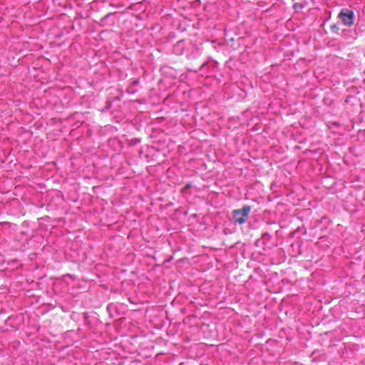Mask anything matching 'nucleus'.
<instances>
[{
  "label": "nucleus",
  "instance_id": "obj_3",
  "mask_svg": "<svg viewBox=\"0 0 365 365\" xmlns=\"http://www.w3.org/2000/svg\"><path fill=\"white\" fill-rule=\"evenodd\" d=\"M264 242H267V245H269V242L270 241L271 238H272V236L268 232H264L262 235V237H261Z\"/></svg>",
  "mask_w": 365,
  "mask_h": 365
},
{
  "label": "nucleus",
  "instance_id": "obj_7",
  "mask_svg": "<svg viewBox=\"0 0 365 365\" xmlns=\"http://www.w3.org/2000/svg\"><path fill=\"white\" fill-rule=\"evenodd\" d=\"M334 125H336V126H338L339 125V123H336V122H334Z\"/></svg>",
  "mask_w": 365,
  "mask_h": 365
},
{
  "label": "nucleus",
  "instance_id": "obj_2",
  "mask_svg": "<svg viewBox=\"0 0 365 365\" xmlns=\"http://www.w3.org/2000/svg\"><path fill=\"white\" fill-rule=\"evenodd\" d=\"M338 17L341 20L343 24L346 26H351L354 24V14L353 11L348 9H344L339 14Z\"/></svg>",
  "mask_w": 365,
  "mask_h": 365
},
{
  "label": "nucleus",
  "instance_id": "obj_8",
  "mask_svg": "<svg viewBox=\"0 0 365 365\" xmlns=\"http://www.w3.org/2000/svg\"><path fill=\"white\" fill-rule=\"evenodd\" d=\"M364 73H365V71H364Z\"/></svg>",
  "mask_w": 365,
  "mask_h": 365
},
{
  "label": "nucleus",
  "instance_id": "obj_1",
  "mask_svg": "<svg viewBox=\"0 0 365 365\" xmlns=\"http://www.w3.org/2000/svg\"><path fill=\"white\" fill-rule=\"evenodd\" d=\"M251 212V206L245 205L240 209H236L232 210V216L233 222L235 225H243L245 224L249 217Z\"/></svg>",
  "mask_w": 365,
  "mask_h": 365
},
{
  "label": "nucleus",
  "instance_id": "obj_5",
  "mask_svg": "<svg viewBox=\"0 0 365 365\" xmlns=\"http://www.w3.org/2000/svg\"><path fill=\"white\" fill-rule=\"evenodd\" d=\"M191 187H192V184H191V183H187V184L185 185V187H184V188H183V190H184V191H186V190H187L188 189H190V188H191Z\"/></svg>",
  "mask_w": 365,
  "mask_h": 365
},
{
  "label": "nucleus",
  "instance_id": "obj_6",
  "mask_svg": "<svg viewBox=\"0 0 365 365\" xmlns=\"http://www.w3.org/2000/svg\"><path fill=\"white\" fill-rule=\"evenodd\" d=\"M164 119H165V117H164V116H161V117H159V118H156V120H158V122H162Z\"/></svg>",
  "mask_w": 365,
  "mask_h": 365
},
{
  "label": "nucleus",
  "instance_id": "obj_4",
  "mask_svg": "<svg viewBox=\"0 0 365 365\" xmlns=\"http://www.w3.org/2000/svg\"><path fill=\"white\" fill-rule=\"evenodd\" d=\"M256 245L257 246H266V245H267V243L264 242L262 238H260L256 241Z\"/></svg>",
  "mask_w": 365,
  "mask_h": 365
}]
</instances>
